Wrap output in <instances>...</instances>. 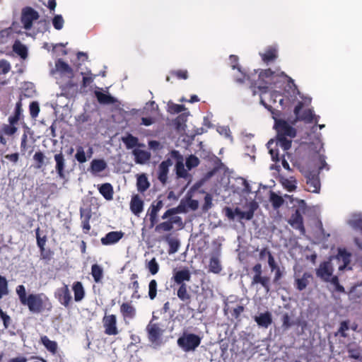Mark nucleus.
<instances>
[{
    "label": "nucleus",
    "instance_id": "1",
    "mask_svg": "<svg viewBox=\"0 0 362 362\" xmlns=\"http://www.w3.org/2000/svg\"><path fill=\"white\" fill-rule=\"evenodd\" d=\"M235 82L240 85L245 84L250 88H257L259 90L274 88L298 90L294 81L279 69L275 71L270 68L259 69L250 74L242 73V77H236Z\"/></svg>",
    "mask_w": 362,
    "mask_h": 362
},
{
    "label": "nucleus",
    "instance_id": "2",
    "mask_svg": "<svg viewBox=\"0 0 362 362\" xmlns=\"http://www.w3.org/2000/svg\"><path fill=\"white\" fill-rule=\"evenodd\" d=\"M291 102L296 104L294 114L296 120L303 121L305 123L314 122L317 124L320 117L315 115L313 110L308 108L311 103V98L303 92H288Z\"/></svg>",
    "mask_w": 362,
    "mask_h": 362
},
{
    "label": "nucleus",
    "instance_id": "3",
    "mask_svg": "<svg viewBox=\"0 0 362 362\" xmlns=\"http://www.w3.org/2000/svg\"><path fill=\"white\" fill-rule=\"evenodd\" d=\"M274 127L277 132L276 146L286 151L290 148L291 139L296 136V130L284 120L275 119Z\"/></svg>",
    "mask_w": 362,
    "mask_h": 362
},
{
    "label": "nucleus",
    "instance_id": "4",
    "mask_svg": "<svg viewBox=\"0 0 362 362\" xmlns=\"http://www.w3.org/2000/svg\"><path fill=\"white\" fill-rule=\"evenodd\" d=\"M334 266L330 259L320 263L316 269V276L322 281L330 283L337 291L344 292V288L339 284L338 276L333 274Z\"/></svg>",
    "mask_w": 362,
    "mask_h": 362
},
{
    "label": "nucleus",
    "instance_id": "5",
    "mask_svg": "<svg viewBox=\"0 0 362 362\" xmlns=\"http://www.w3.org/2000/svg\"><path fill=\"white\" fill-rule=\"evenodd\" d=\"M257 207V203L252 198L250 197V200L248 201L247 199V203L245 206L246 210L242 211L240 208H236L235 210H232L230 208H226V215L230 220H234L235 217H238L240 220H251L254 216V212Z\"/></svg>",
    "mask_w": 362,
    "mask_h": 362
},
{
    "label": "nucleus",
    "instance_id": "6",
    "mask_svg": "<svg viewBox=\"0 0 362 362\" xmlns=\"http://www.w3.org/2000/svg\"><path fill=\"white\" fill-rule=\"evenodd\" d=\"M156 317L153 315L152 320L146 327L148 339L153 348H157L163 344V334L165 329L163 325L156 322Z\"/></svg>",
    "mask_w": 362,
    "mask_h": 362
},
{
    "label": "nucleus",
    "instance_id": "7",
    "mask_svg": "<svg viewBox=\"0 0 362 362\" xmlns=\"http://www.w3.org/2000/svg\"><path fill=\"white\" fill-rule=\"evenodd\" d=\"M200 343L201 338L192 333H184L177 339V345L185 352L194 351Z\"/></svg>",
    "mask_w": 362,
    "mask_h": 362
},
{
    "label": "nucleus",
    "instance_id": "8",
    "mask_svg": "<svg viewBox=\"0 0 362 362\" xmlns=\"http://www.w3.org/2000/svg\"><path fill=\"white\" fill-rule=\"evenodd\" d=\"M47 300L43 293L30 294L23 305H27L30 312L37 313L41 312Z\"/></svg>",
    "mask_w": 362,
    "mask_h": 362
},
{
    "label": "nucleus",
    "instance_id": "9",
    "mask_svg": "<svg viewBox=\"0 0 362 362\" xmlns=\"http://www.w3.org/2000/svg\"><path fill=\"white\" fill-rule=\"evenodd\" d=\"M298 209L289 219L291 226L298 230L302 234L304 233L302 214L305 212L306 204L303 200H297Z\"/></svg>",
    "mask_w": 362,
    "mask_h": 362
},
{
    "label": "nucleus",
    "instance_id": "10",
    "mask_svg": "<svg viewBox=\"0 0 362 362\" xmlns=\"http://www.w3.org/2000/svg\"><path fill=\"white\" fill-rule=\"evenodd\" d=\"M39 18L38 12L33 8L26 6L22 9L21 21L25 30H30L33 27V21H37Z\"/></svg>",
    "mask_w": 362,
    "mask_h": 362
},
{
    "label": "nucleus",
    "instance_id": "11",
    "mask_svg": "<svg viewBox=\"0 0 362 362\" xmlns=\"http://www.w3.org/2000/svg\"><path fill=\"white\" fill-rule=\"evenodd\" d=\"M259 97L260 103L267 108L271 107L272 104L276 103L277 100L281 105H283L284 99L280 92H261Z\"/></svg>",
    "mask_w": 362,
    "mask_h": 362
},
{
    "label": "nucleus",
    "instance_id": "12",
    "mask_svg": "<svg viewBox=\"0 0 362 362\" xmlns=\"http://www.w3.org/2000/svg\"><path fill=\"white\" fill-rule=\"evenodd\" d=\"M351 254L345 249L339 248L336 257H330V260L334 263L338 264L339 271H343L349 264Z\"/></svg>",
    "mask_w": 362,
    "mask_h": 362
},
{
    "label": "nucleus",
    "instance_id": "13",
    "mask_svg": "<svg viewBox=\"0 0 362 362\" xmlns=\"http://www.w3.org/2000/svg\"><path fill=\"white\" fill-rule=\"evenodd\" d=\"M80 75H81V89L89 88L90 90H104L103 88L94 85V80L97 75L92 74L90 71L81 72Z\"/></svg>",
    "mask_w": 362,
    "mask_h": 362
},
{
    "label": "nucleus",
    "instance_id": "14",
    "mask_svg": "<svg viewBox=\"0 0 362 362\" xmlns=\"http://www.w3.org/2000/svg\"><path fill=\"white\" fill-rule=\"evenodd\" d=\"M105 332L108 335H116L118 334L117 327V319L114 315H105L103 320Z\"/></svg>",
    "mask_w": 362,
    "mask_h": 362
},
{
    "label": "nucleus",
    "instance_id": "15",
    "mask_svg": "<svg viewBox=\"0 0 362 362\" xmlns=\"http://www.w3.org/2000/svg\"><path fill=\"white\" fill-rule=\"evenodd\" d=\"M235 192L243 197L247 200H250L247 197L251 193V188L247 181L243 177L235 179Z\"/></svg>",
    "mask_w": 362,
    "mask_h": 362
},
{
    "label": "nucleus",
    "instance_id": "16",
    "mask_svg": "<svg viewBox=\"0 0 362 362\" xmlns=\"http://www.w3.org/2000/svg\"><path fill=\"white\" fill-rule=\"evenodd\" d=\"M208 269L209 272L214 274H218L222 270L221 255L218 252H214L209 255Z\"/></svg>",
    "mask_w": 362,
    "mask_h": 362
},
{
    "label": "nucleus",
    "instance_id": "17",
    "mask_svg": "<svg viewBox=\"0 0 362 362\" xmlns=\"http://www.w3.org/2000/svg\"><path fill=\"white\" fill-rule=\"evenodd\" d=\"M307 189L313 193H318L320 189V182L317 174L309 173L306 175Z\"/></svg>",
    "mask_w": 362,
    "mask_h": 362
},
{
    "label": "nucleus",
    "instance_id": "18",
    "mask_svg": "<svg viewBox=\"0 0 362 362\" xmlns=\"http://www.w3.org/2000/svg\"><path fill=\"white\" fill-rule=\"evenodd\" d=\"M171 156L176 160L175 169L177 176L180 177H186L187 171L185 168L183 157L177 151H173Z\"/></svg>",
    "mask_w": 362,
    "mask_h": 362
},
{
    "label": "nucleus",
    "instance_id": "19",
    "mask_svg": "<svg viewBox=\"0 0 362 362\" xmlns=\"http://www.w3.org/2000/svg\"><path fill=\"white\" fill-rule=\"evenodd\" d=\"M55 296L60 303L66 307L69 305L71 300V293L66 285L58 288L55 292Z\"/></svg>",
    "mask_w": 362,
    "mask_h": 362
},
{
    "label": "nucleus",
    "instance_id": "20",
    "mask_svg": "<svg viewBox=\"0 0 362 362\" xmlns=\"http://www.w3.org/2000/svg\"><path fill=\"white\" fill-rule=\"evenodd\" d=\"M173 162L170 159H167L163 161L158 168V178L163 183L165 184L168 180V174L169 168L172 166Z\"/></svg>",
    "mask_w": 362,
    "mask_h": 362
},
{
    "label": "nucleus",
    "instance_id": "21",
    "mask_svg": "<svg viewBox=\"0 0 362 362\" xmlns=\"http://www.w3.org/2000/svg\"><path fill=\"white\" fill-rule=\"evenodd\" d=\"M294 278L297 289L303 291L308 285L309 280L312 278V275L309 272H304L303 275L300 276L299 273L295 272Z\"/></svg>",
    "mask_w": 362,
    "mask_h": 362
},
{
    "label": "nucleus",
    "instance_id": "22",
    "mask_svg": "<svg viewBox=\"0 0 362 362\" xmlns=\"http://www.w3.org/2000/svg\"><path fill=\"white\" fill-rule=\"evenodd\" d=\"M55 67L57 71L63 78H66L69 76H71L74 72L73 69L62 59H58L56 61Z\"/></svg>",
    "mask_w": 362,
    "mask_h": 362
},
{
    "label": "nucleus",
    "instance_id": "23",
    "mask_svg": "<svg viewBox=\"0 0 362 362\" xmlns=\"http://www.w3.org/2000/svg\"><path fill=\"white\" fill-rule=\"evenodd\" d=\"M264 63L269 64L276 61L278 58V50L274 46L268 47L264 53L259 54Z\"/></svg>",
    "mask_w": 362,
    "mask_h": 362
},
{
    "label": "nucleus",
    "instance_id": "24",
    "mask_svg": "<svg viewBox=\"0 0 362 362\" xmlns=\"http://www.w3.org/2000/svg\"><path fill=\"white\" fill-rule=\"evenodd\" d=\"M93 153V150L91 146H88L87 151H86L83 146H78L76 148V153L75 155V158L78 163H83L92 157Z\"/></svg>",
    "mask_w": 362,
    "mask_h": 362
},
{
    "label": "nucleus",
    "instance_id": "25",
    "mask_svg": "<svg viewBox=\"0 0 362 362\" xmlns=\"http://www.w3.org/2000/svg\"><path fill=\"white\" fill-rule=\"evenodd\" d=\"M255 321L257 322L259 327L263 328H268V327L272 322V316L271 313L267 311L261 313L254 317Z\"/></svg>",
    "mask_w": 362,
    "mask_h": 362
},
{
    "label": "nucleus",
    "instance_id": "26",
    "mask_svg": "<svg viewBox=\"0 0 362 362\" xmlns=\"http://www.w3.org/2000/svg\"><path fill=\"white\" fill-rule=\"evenodd\" d=\"M124 236L122 231H112L101 238V243L104 245H113L117 243Z\"/></svg>",
    "mask_w": 362,
    "mask_h": 362
},
{
    "label": "nucleus",
    "instance_id": "27",
    "mask_svg": "<svg viewBox=\"0 0 362 362\" xmlns=\"http://www.w3.org/2000/svg\"><path fill=\"white\" fill-rule=\"evenodd\" d=\"M107 167V163L103 159H93L90 163L89 171L93 175L98 176Z\"/></svg>",
    "mask_w": 362,
    "mask_h": 362
},
{
    "label": "nucleus",
    "instance_id": "28",
    "mask_svg": "<svg viewBox=\"0 0 362 362\" xmlns=\"http://www.w3.org/2000/svg\"><path fill=\"white\" fill-rule=\"evenodd\" d=\"M131 211L136 216H139L144 210V202L138 195H134L130 202Z\"/></svg>",
    "mask_w": 362,
    "mask_h": 362
},
{
    "label": "nucleus",
    "instance_id": "29",
    "mask_svg": "<svg viewBox=\"0 0 362 362\" xmlns=\"http://www.w3.org/2000/svg\"><path fill=\"white\" fill-rule=\"evenodd\" d=\"M180 212L179 208H173L167 210L165 214L163 215V219H167L170 218V222H172V226L173 224L177 225L179 227L182 226V218L180 216H173V215Z\"/></svg>",
    "mask_w": 362,
    "mask_h": 362
},
{
    "label": "nucleus",
    "instance_id": "30",
    "mask_svg": "<svg viewBox=\"0 0 362 362\" xmlns=\"http://www.w3.org/2000/svg\"><path fill=\"white\" fill-rule=\"evenodd\" d=\"M190 279L191 274L188 269H183L174 272L173 279L177 284L181 285L182 284H185V281H189Z\"/></svg>",
    "mask_w": 362,
    "mask_h": 362
},
{
    "label": "nucleus",
    "instance_id": "31",
    "mask_svg": "<svg viewBox=\"0 0 362 362\" xmlns=\"http://www.w3.org/2000/svg\"><path fill=\"white\" fill-rule=\"evenodd\" d=\"M135 162L139 164H145L151 158V153L146 151L136 148L132 151Z\"/></svg>",
    "mask_w": 362,
    "mask_h": 362
},
{
    "label": "nucleus",
    "instance_id": "32",
    "mask_svg": "<svg viewBox=\"0 0 362 362\" xmlns=\"http://www.w3.org/2000/svg\"><path fill=\"white\" fill-rule=\"evenodd\" d=\"M54 158L56 163V171L60 178H64L65 176L64 170L66 166V160L64 156L62 153H59L54 155Z\"/></svg>",
    "mask_w": 362,
    "mask_h": 362
},
{
    "label": "nucleus",
    "instance_id": "33",
    "mask_svg": "<svg viewBox=\"0 0 362 362\" xmlns=\"http://www.w3.org/2000/svg\"><path fill=\"white\" fill-rule=\"evenodd\" d=\"M68 79L66 86L69 89H75L78 90V88H81V75L75 74L74 72L71 76H69L66 77Z\"/></svg>",
    "mask_w": 362,
    "mask_h": 362
},
{
    "label": "nucleus",
    "instance_id": "34",
    "mask_svg": "<svg viewBox=\"0 0 362 362\" xmlns=\"http://www.w3.org/2000/svg\"><path fill=\"white\" fill-rule=\"evenodd\" d=\"M188 71L186 69H177L170 71L169 76L166 77L167 81H170L172 78L178 80H185L188 78Z\"/></svg>",
    "mask_w": 362,
    "mask_h": 362
},
{
    "label": "nucleus",
    "instance_id": "35",
    "mask_svg": "<svg viewBox=\"0 0 362 362\" xmlns=\"http://www.w3.org/2000/svg\"><path fill=\"white\" fill-rule=\"evenodd\" d=\"M13 51L23 59L28 57V49L26 46L18 40H16L13 45Z\"/></svg>",
    "mask_w": 362,
    "mask_h": 362
},
{
    "label": "nucleus",
    "instance_id": "36",
    "mask_svg": "<svg viewBox=\"0 0 362 362\" xmlns=\"http://www.w3.org/2000/svg\"><path fill=\"white\" fill-rule=\"evenodd\" d=\"M349 223L362 234V214H354L349 220Z\"/></svg>",
    "mask_w": 362,
    "mask_h": 362
},
{
    "label": "nucleus",
    "instance_id": "37",
    "mask_svg": "<svg viewBox=\"0 0 362 362\" xmlns=\"http://www.w3.org/2000/svg\"><path fill=\"white\" fill-rule=\"evenodd\" d=\"M98 100L102 104H113L116 99L112 97L109 92H95Z\"/></svg>",
    "mask_w": 362,
    "mask_h": 362
},
{
    "label": "nucleus",
    "instance_id": "38",
    "mask_svg": "<svg viewBox=\"0 0 362 362\" xmlns=\"http://www.w3.org/2000/svg\"><path fill=\"white\" fill-rule=\"evenodd\" d=\"M98 189L105 199L112 200L113 199V189L110 184H103L99 187Z\"/></svg>",
    "mask_w": 362,
    "mask_h": 362
},
{
    "label": "nucleus",
    "instance_id": "39",
    "mask_svg": "<svg viewBox=\"0 0 362 362\" xmlns=\"http://www.w3.org/2000/svg\"><path fill=\"white\" fill-rule=\"evenodd\" d=\"M137 189L139 192H143L149 187V182L145 174H141L137 177Z\"/></svg>",
    "mask_w": 362,
    "mask_h": 362
},
{
    "label": "nucleus",
    "instance_id": "40",
    "mask_svg": "<svg viewBox=\"0 0 362 362\" xmlns=\"http://www.w3.org/2000/svg\"><path fill=\"white\" fill-rule=\"evenodd\" d=\"M282 186L288 192H292L296 188V181L293 177L281 178Z\"/></svg>",
    "mask_w": 362,
    "mask_h": 362
},
{
    "label": "nucleus",
    "instance_id": "41",
    "mask_svg": "<svg viewBox=\"0 0 362 362\" xmlns=\"http://www.w3.org/2000/svg\"><path fill=\"white\" fill-rule=\"evenodd\" d=\"M91 275L96 283L102 281L103 277V269L101 266L95 264L91 267Z\"/></svg>",
    "mask_w": 362,
    "mask_h": 362
},
{
    "label": "nucleus",
    "instance_id": "42",
    "mask_svg": "<svg viewBox=\"0 0 362 362\" xmlns=\"http://www.w3.org/2000/svg\"><path fill=\"white\" fill-rule=\"evenodd\" d=\"M73 291L74 293V299L76 301L81 300L84 297V289L81 282H75L73 285Z\"/></svg>",
    "mask_w": 362,
    "mask_h": 362
},
{
    "label": "nucleus",
    "instance_id": "43",
    "mask_svg": "<svg viewBox=\"0 0 362 362\" xmlns=\"http://www.w3.org/2000/svg\"><path fill=\"white\" fill-rule=\"evenodd\" d=\"M41 341L45 348L52 354L57 352L58 346L56 341L50 340L47 336L42 337Z\"/></svg>",
    "mask_w": 362,
    "mask_h": 362
},
{
    "label": "nucleus",
    "instance_id": "44",
    "mask_svg": "<svg viewBox=\"0 0 362 362\" xmlns=\"http://www.w3.org/2000/svg\"><path fill=\"white\" fill-rule=\"evenodd\" d=\"M120 310L125 317L132 318L136 313L135 308L129 303H123Z\"/></svg>",
    "mask_w": 362,
    "mask_h": 362
},
{
    "label": "nucleus",
    "instance_id": "45",
    "mask_svg": "<svg viewBox=\"0 0 362 362\" xmlns=\"http://www.w3.org/2000/svg\"><path fill=\"white\" fill-rule=\"evenodd\" d=\"M177 297L184 302H188L190 299V295L187 291V286L185 284H182L177 293Z\"/></svg>",
    "mask_w": 362,
    "mask_h": 362
},
{
    "label": "nucleus",
    "instance_id": "46",
    "mask_svg": "<svg viewBox=\"0 0 362 362\" xmlns=\"http://www.w3.org/2000/svg\"><path fill=\"white\" fill-rule=\"evenodd\" d=\"M229 61L231 68L233 69H237L240 73V76H237V77H242V73L244 72L242 71L241 66L238 64V57L237 55L231 54L229 57ZM235 78L236 76L234 78V79Z\"/></svg>",
    "mask_w": 362,
    "mask_h": 362
},
{
    "label": "nucleus",
    "instance_id": "47",
    "mask_svg": "<svg viewBox=\"0 0 362 362\" xmlns=\"http://www.w3.org/2000/svg\"><path fill=\"white\" fill-rule=\"evenodd\" d=\"M146 267L152 275H155L158 272L159 264L155 257L146 262Z\"/></svg>",
    "mask_w": 362,
    "mask_h": 362
},
{
    "label": "nucleus",
    "instance_id": "48",
    "mask_svg": "<svg viewBox=\"0 0 362 362\" xmlns=\"http://www.w3.org/2000/svg\"><path fill=\"white\" fill-rule=\"evenodd\" d=\"M270 202L272 204V206L277 209L280 207L284 204V199L282 197L279 196L274 192H272L270 194Z\"/></svg>",
    "mask_w": 362,
    "mask_h": 362
},
{
    "label": "nucleus",
    "instance_id": "49",
    "mask_svg": "<svg viewBox=\"0 0 362 362\" xmlns=\"http://www.w3.org/2000/svg\"><path fill=\"white\" fill-rule=\"evenodd\" d=\"M52 21V25L56 30H60L63 28L64 24V20L62 15H60V14L55 15L53 17Z\"/></svg>",
    "mask_w": 362,
    "mask_h": 362
},
{
    "label": "nucleus",
    "instance_id": "50",
    "mask_svg": "<svg viewBox=\"0 0 362 362\" xmlns=\"http://www.w3.org/2000/svg\"><path fill=\"white\" fill-rule=\"evenodd\" d=\"M187 115L182 114L180 115L175 120L176 128L178 132H182L185 131L186 127L185 122L186 121Z\"/></svg>",
    "mask_w": 362,
    "mask_h": 362
},
{
    "label": "nucleus",
    "instance_id": "51",
    "mask_svg": "<svg viewBox=\"0 0 362 362\" xmlns=\"http://www.w3.org/2000/svg\"><path fill=\"white\" fill-rule=\"evenodd\" d=\"M122 141L127 148H132L135 147L138 143V139L132 135H129L127 137L123 138Z\"/></svg>",
    "mask_w": 362,
    "mask_h": 362
},
{
    "label": "nucleus",
    "instance_id": "52",
    "mask_svg": "<svg viewBox=\"0 0 362 362\" xmlns=\"http://www.w3.org/2000/svg\"><path fill=\"white\" fill-rule=\"evenodd\" d=\"M8 294V283L5 277L0 276V299Z\"/></svg>",
    "mask_w": 362,
    "mask_h": 362
},
{
    "label": "nucleus",
    "instance_id": "53",
    "mask_svg": "<svg viewBox=\"0 0 362 362\" xmlns=\"http://www.w3.org/2000/svg\"><path fill=\"white\" fill-rule=\"evenodd\" d=\"M185 110V108L182 105L175 104L172 102L168 103V110L170 113H178Z\"/></svg>",
    "mask_w": 362,
    "mask_h": 362
},
{
    "label": "nucleus",
    "instance_id": "54",
    "mask_svg": "<svg viewBox=\"0 0 362 362\" xmlns=\"http://www.w3.org/2000/svg\"><path fill=\"white\" fill-rule=\"evenodd\" d=\"M157 294V282L153 279L150 281L148 285V296L151 300H153Z\"/></svg>",
    "mask_w": 362,
    "mask_h": 362
},
{
    "label": "nucleus",
    "instance_id": "55",
    "mask_svg": "<svg viewBox=\"0 0 362 362\" xmlns=\"http://www.w3.org/2000/svg\"><path fill=\"white\" fill-rule=\"evenodd\" d=\"M163 204L161 200L153 202L150 209V214L158 216V213L163 208Z\"/></svg>",
    "mask_w": 362,
    "mask_h": 362
},
{
    "label": "nucleus",
    "instance_id": "56",
    "mask_svg": "<svg viewBox=\"0 0 362 362\" xmlns=\"http://www.w3.org/2000/svg\"><path fill=\"white\" fill-rule=\"evenodd\" d=\"M16 293L19 297L21 303L23 304L28 298V296H26L25 286L23 285L18 286L16 288Z\"/></svg>",
    "mask_w": 362,
    "mask_h": 362
},
{
    "label": "nucleus",
    "instance_id": "57",
    "mask_svg": "<svg viewBox=\"0 0 362 362\" xmlns=\"http://www.w3.org/2000/svg\"><path fill=\"white\" fill-rule=\"evenodd\" d=\"M199 163V158L194 156H190L186 160V165L188 170L197 166Z\"/></svg>",
    "mask_w": 362,
    "mask_h": 362
},
{
    "label": "nucleus",
    "instance_id": "58",
    "mask_svg": "<svg viewBox=\"0 0 362 362\" xmlns=\"http://www.w3.org/2000/svg\"><path fill=\"white\" fill-rule=\"evenodd\" d=\"M11 64L6 59L0 60V74H6L11 70Z\"/></svg>",
    "mask_w": 362,
    "mask_h": 362
},
{
    "label": "nucleus",
    "instance_id": "59",
    "mask_svg": "<svg viewBox=\"0 0 362 362\" xmlns=\"http://www.w3.org/2000/svg\"><path fill=\"white\" fill-rule=\"evenodd\" d=\"M173 226H172V222L170 221L163 222L158 224L156 227V231L163 230V231H170L173 229Z\"/></svg>",
    "mask_w": 362,
    "mask_h": 362
},
{
    "label": "nucleus",
    "instance_id": "60",
    "mask_svg": "<svg viewBox=\"0 0 362 362\" xmlns=\"http://www.w3.org/2000/svg\"><path fill=\"white\" fill-rule=\"evenodd\" d=\"M45 156L43 153L38 151L35 153L33 156V159L37 162V168H40L44 164Z\"/></svg>",
    "mask_w": 362,
    "mask_h": 362
},
{
    "label": "nucleus",
    "instance_id": "61",
    "mask_svg": "<svg viewBox=\"0 0 362 362\" xmlns=\"http://www.w3.org/2000/svg\"><path fill=\"white\" fill-rule=\"evenodd\" d=\"M253 284H261L263 286L267 287V283H268V279L266 277H263L261 276V274H255L253 281Z\"/></svg>",
    "mask_w": 362,
    "mask_h": 362
},
{
    "label": "nucleus",
    "instance_id": "62",
    "mask_svg": "<svg viewBox=\"0 0 362 362\" xmlns=\"http://www.w3.org/2000/svg\"><path fill=\"white\" fill-rule=\"evenodd\" d=\"M274 144V141L273 140H270L267 143V148L269 149V153L272 156V158L273 160H278V152L276 150H274L272 147V146Z\"/></svg>",
    "mask_w": 362,
    "mask_h": 362
},
{
    "label": "nucleus",
    "instance_id": "63",
    "mask_svg": "<svg viewBox=\"0 0 362 362\" xmlns=\"http://www.w3.org/2000/svg\"><path fill=\"white\" fill-rule=\"evenodd\" d=\"M168 244L170 245L169 253H175L178 250L180 244L179 242L175 239H169Z\"/></svg>",
    "mask_w": 362,
    "mask_h": 362
},
{
    "label": "nucleus",
    "instance_id": "64",
    "mask_svg": "<svg viewBox=\"0 0 362 362\" xmlns=\"http://www.w3.org/2000/svg\"><path fill=\"white\" fill-rule=\"evenodd\" d=\"M2 131L5 134L13 135L16 132L17 128L13 125L4 124L2 127Z\"/></svg>",
    "mask_w": 362,
    "mask_h": 362
}]
</instances>
